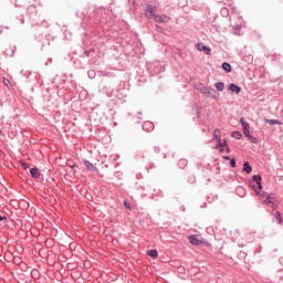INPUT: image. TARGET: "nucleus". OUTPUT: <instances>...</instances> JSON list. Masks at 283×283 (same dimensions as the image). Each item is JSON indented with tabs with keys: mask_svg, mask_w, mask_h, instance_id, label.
<instances>
[{
	"mask_svg": "<svg viewBox=\"0 0 283 283\" xmlns=\"http://www.w3.org/2000/svg\"><path fill=\"white\" fill-rule=\"evenodd\" d=\"M263 198H266L263 202L264 205L269 206L271 205L272 209H274L275 205H276V201H275V195L273 193H270V195H266L263 197Z\"/></svg>",
	"mask_w": 283,
	"mask_h": 283,
	"instance_id": "5",
	"label": "nucleus"
},
{
	"mask_svg": "<svg viewBox=\"0 0 283 283\" xmlns=\"http://www.w3.org/2000/svg\"><path fill=\"white\" fill-rule=\"evenodd\" d=\"M214 87H216V90H218V92H224V83H222V82H217L214 84Z\"/></svg>",
	"mask_w": 283,
	"mask_h": 283,
	"instance_id": "14",
	"label": "nucleus"
},
{
	"mask_svg": "<svg viewBox=\"0 0 283 283\" xmlns=\"http://www.w3.org/2000/svg\"><path fill=\"white\" fill-rule=\"evenodd\" d=\"M0 136H1V130H0Z\"/></svg>",
	"mask_w": 283,
	"mask_h": 283,
	"instance_id": "27",
	"label": "nucleus"
},
{
	"mask_svg": "<svg viewBox=\"0 0 283 283\" xmlns=\"http://www.w3.org/2000/svg\"><path fill=\"white\" fill-rule=\"evenodd\" d=\"M124 207L129 210L132 209V205H129L127 201L124 202Z\"/></svg>",
	"mask_w": 283,
	"mask_h": 283,
	"instance_id": "23",
	"label": "nucleus"
},
{
	"mask_svg": "<svg viewBox=\"0 0 283 283\" xmlns=\"http://www.w3.org/2000/svg\"><path fill=\"white\" fill-rule=\"evenodd\" d=\"M229 90H230V92H234L235 94H240V92H241L240 86H238L235 84H230Z\"/></svg>",
	"mask_w": 283,
	"mask_h": 283,
	"instance_id": "9",
	"label": "nucleus"
},
{
	"mask_svg": "<svg viewBox=\"0 0 283 283\" xmlns=\"http://www.w3.org/2000/svg\"><path fill=\"white\" fill-rule=\"evenodd\" d=\"M21 167H23V169H29L30 166L25 163V161H20Z\"/></svg>",
	"mask_w": 283,
	"mask_h": 283,
	"instance_id": "21",
	"label": "nucleus"
},
{
	"mask_svg": "<svg viewBox=\"0 0 283 283\" xmlns=\"http://www.w3.org/2000/svg\"><path fill=\"white\" fill-rule=\"evenodd\" d=\"M212 139L217 140V148L222 147V132L220 129H214L212 134Z\"/></svg>",
	"mask_w": 283,
	"mask_h": 283,
	"instance_id": "4",
	"label": "nucleus"
},
{
	"mask_svg": "<svg viewBox=\"0 0 283 283\" xmlns=\"http://www.w3.org/2000/svg\"><path fill=\"white\" fill-rule=\"evenodd\" d=\"M147 255H149V258H153V260H156L158 258V250H150L147 252Z\"/></svg>",
	"mask_w": 283,
	"mask_h": 283,
	"instance_id": "13",
	"label": "nucleus"
},
{
	"mask_svg": "<svg viewBox=\"0 0 283 283\" xmlns=\"http://www.w3.org/2000/svg\"><path fill=\"white\" fill-rule=\"evenodd\" d=\"M226 160H230V158H229V157H226Z\"/></svg>",
	"mask_w": 283,
	"mask_h": 283,
	"instance_id": "26",
	"label": "nucleus"
},
{
	"mask_svg": "<svg viewBox=\"0 0 283 283\" xmlns=\"http://www.w3.org/2000/svg\"><path fill=\"white\" fill-rule=\"evenodd\" d=\"M230 167H235V159L230 160Z\"/></svg>",
	"mask_w": 283,
	"mask_h": 283,
	"instance_id": "24",
	"label": "nucleus"
},
{
	"mask_svg": "<svg viewBox=\"0 0 283 283\" xmlns=\"http://www.w3.org/2000/svg\"><path fill=\"white\" fill-rule=\"evenodd\" d=\"M200 92H201V94H205L206 96H210V94H211V88H209V87H207V86H202V87L200 88Z\"/></svg>",
	"mask_w": 283,
	"mask_h": 283,
	"instance_id": "15",
	"label": "nucleus"
},
{
	"mask_svg": "<svg viewBox=\"0 0 283 283\" xmlns=\"http://www.w3.org/2000/svg\"><path fill=\"white\" fill-rule=\"evenodd\" d=\"M222 70H224V72H231V64L224 62L222 64Z\"/></svg>",
	"mask_w": 283,
	"mask_h": 283,
	"instance_id": "18",
	"label": "nucleus"
},
{
	"mask_svg": "<svg viewBox=\"0 0 283 283\" xmlns=\"http://www.w3.org/2000/svg\"><path fill=\"white\" fill-rule=\"evenodd\" d=\"M188 240L190 244H193V247H200L201 244H205V239L198 234L190 235Z\"/></svg>",
	"mask_w": 283,
	"mask_h": 283,
	"instance_id": "3",
	"label": "nucleus"
},
{
	"mask_svg": "<svg viewBox=\"0 0 283 283\" xmlns=\"http://www.w3.org/2000/svg\"><path fill=\"white\" fill-rule=\"evenodd\" d=\"M154 20L156 23H169L171 21V18L169 15H155Z\"/></svg>",
	"mask_w": 283,
	"mask_h": 283,
	"instance_id": "6",
	"label": "nucleus"
},
{
	"mask_svg": "<svg viewBox=\"0 0 283 283\" xmlns=\"http://www.w3.org/2000/svg\"><path fill=\"white\" fill-rule=\"evenodd\" d=\"M84 165L87 169H90L91 171L94 170V165H92V163L90 161H84Z\"/></svg>",
	"mask_w": 283,
	"mask_h": 283,
	"instance_id": "20",
	"label": "nucleus"
},
{
	"mask_svg": "<svg viewBox=\"0 0 283 283\" xmlns=\"http://www.w3.org/2000/svg\"><path fill=\"white\" fill-rule=\"evenodd\" d=\"M241 126L243 129V134L248 140L253 143V145L258 144V138L253 137L251 135V125L249 123L244 122V118H241Z\"/></svg>",
	"mask_w": 283,
	"mask_h": 283,
	"instance_id": "2",
	"label": "nucleus"
},
{
	"mask_svg": "<svg viewBox=\"0 0 283 283\" xmlns=\"http://www.w3.org/2000/svg\"><path fill=\"white\" fill-rule=\"evenodd\" d=\"M274 218L276 219L279 224H283L282 213H280V211L275 212Z\"/></svg>",
	"mask_w": 283,
	"mask_h": 283,
	"instance_id": "16",
	"label": "nucleus"
},
{
	"mask_svg": "<svg viewBox=\"0 0 283 283\" xmlns=\"http://www.w3.org/2000/svg\"><path fill=\"white\" fill-rule=\"evenodd\" d=\"M2 220H6V217H1V216H0V222H1Z\"/></svg>",
	"mask_w": 283,
	"mask_h": 283,
	"instance_id": "25",
	"label": "nucleus"
},
{
	"mask_svg": "<svg viewBox=\"0 0 283 283\" xmlns=\"http://www.w3.org/2000/svg\"><path fill=\"white\" fill-rule=\"evenodd\" d=\"M264 122L268 124V125H282V122L277 120V119H269V118H265Z\"/></svg>",
	"mask_w": 283,
	"mask_h": 283,
	"instance_id": "11",
	"label": "nucleus"
},
{
	"mask_svg": "<svg viewBox=\"0 0 283 283\" xmlns=\"http://www.w3.org/2000/svg\"><path fill=\"white\" fill-rule=\"evenodd\" d=\"M252 170H253V169L251 168V166L249 165V163L245 161V163L243 164V171H247L248 174H251Z\"/></svg>",
	"mask_w": 283,
	"mask_h": 283,
	"instance_id": "17",
	"label": "nucleus"
},
{
	"mask_svg": "<svg viewBox=\"0 0 283 283\" xmlns=\"http://www.w3.org/2000/svg\"><path fill=\"white\" fill-rule=\"evenodd\" d=\"M30 174H31L32 178H40V176H41V172H39L38 168H31Z\"/></svg>",
	"mask_w": 283,
	"mask_h": 283,
	"instance_id": "10",
	"label": "nucleus"
},
{
	"mask_svg": "<svg viewBox=\"0 0 283 283\" xmlns=\"http://www.w3.org/2000/svg\"><path fill=\"white\" fill-rule=\"evenodd\" d=\"M217 149H219L221 153H223V151H230V149H229V145H227V142H222V146H219V148H217Z\"/></svg>",
	"mask_w": 283,
	"mask_h": 283,
	"instance_id": "12",
	"label": "nucleus"
},
{
	"mask_svg": "<svg viewBox=\"0 0 283 283\" xmlns=\"http://www.w3.org/2000/svg\"><path fill=\"white\" fill-rule=\"evenodd\" d=\"M196 48L199 52H205V54H211V50L209 49V46H205L203 44H196Z\"/></svg>",
	"mask_w": 283,
	"mask_h": 283,
	"instance_id": "8",
	"label": "nucleus"
},
{
	"mask_svg": "<svg viewBox=\"0 0 283 283\" xmlns=\"http://www.w3.org/2000/svg\"><path fill=\"white\" fill-rule=\"evenodd\" d=\"M232 138H235L237 140H240V138H242V133H240V132H233V133H232Z\"/></svg>",
	"mask_w": 283,
	"mask_h": 283,
	"instance_id": "19",
	"label": "nucleus"
},
{
	"mask_svg": "<svg viewBox=\"0 0 283 283\" xmlns=\"http://www.w3.org/2000/svg\"><path fill=\"white\" fill-rule=\"evenodd\" d=\"M252 180L253 181L250 184V187L254 189L256 196L264 198L266 196V192L262 191V177L260 175H254L252 177Z\"/></svg>",
	"mask_w": 283,
	"mask_h": 283,
	"instance_id": "1",
	"label": "nucleus"
},
{
	"mask_svg": "<svg viewBox=\"0 0 283 283\" xmlns=\"http://www.w3.org/2000/svg\"><path fill=\"white\" fill-rule=\"evenodd\" d=\"M154 12H156V7H154V6H149L147 9H146V17H147V19H154V17H156V15H154Z\"/></svg>",
	"mask_w": 283,
	"mask_h": 283,
	"instance_id": "7",
	"label": "nucleus"
},
{
	"mask_svg": "<svg viewBox=\"0 0 283 283\" xmlns=\"http://www.w3.org/2000/svg\"><path fill=\"white\" fill-rule=\"evenodd\" d=\"M3 83H4L6 87H10V80L3 78Z\"/></svg>",
	"mask_w": 283,
	"mask_h": 283,
	"instance_id": "22",
	"label": "nucleus"
}]
</instances>
